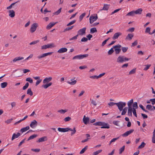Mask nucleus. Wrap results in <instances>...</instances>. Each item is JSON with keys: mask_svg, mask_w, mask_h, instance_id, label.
<instances>
[{"mask_svg": "<svg viewBox=\"0 0 155 155\" xmlns=\"http://www.w3.org/2000/svg\"><path fill=\"white\" fill-rule=\"evenodd\" d=\"M58 130L59 132H65L68 131H72V132L71 133V135L72 136L76 132V130H75V128L74 127L73 130L70 128H58Z\"/></svg>", "mask_w": 155, "mask_h": 155, "instance_id": "f257e3e1", "label": "nucleus"}, {"mask_svg": "<svg viewBox=\"0 0 155 155\" xmlns=\"http://www.w3.org/2000/svg\"><path fill=\"white\" fill-rule=\"evenodd\" d=\"M130 59V58H126L124 56L120 55L117 58V62L118 63H123L129 61Z\"/></svg>", "mask_w": 155, "mask_h": 155, "instance_id": "f03ea898", "label": "nucleus"}, {"mask_svg": "<svg viewBox=\"0 0 155 155\" xmlns=\"http://www.w3.org/2000/svg\"><path fill=\"white\" fill-rule=\"evenodd\" d=\"M116 105H117L119 110L120 111L122 110L123 108L126 105V104L125 102H123L121 101L117 103H116Z\"/></svg>", "mask_w": 155, "mask_h": 155, "instance_id": "7ed1b4c3", "label": "nucleus"}, {"mask_svg": "<svg viewBox=\"0 0 155 155\" xmlns=\"http://www.w3.org/2000/svg\"><path fill=\"white\" fill-rule=\"evenodd\" d=\"M55 46L54 44L53 43H51L50 44H48L47 45H44L41 46V48L42 50H45L47 48H51L52 47H54Z\"/></svg>", "mask_w": 155, "mask_h": 155, "instance_id": "20e7f679", "label": "nucleus"}, {"mask_svg": "<svg viewBox=\"0 0 155 155\" xmlns=\"http://www.w3.org/2000/svg\"><path fill=\"white\" fill-rule=\"evenodd\" d=\"M38 24L37 23H34L31 25L30 28V31L31 33L34 32L38 27Z\"/></svg>", "mask_w": 155, "mask_h": 155, "instance_id": "39448f33", "label": "nucleus"}, {"mask_svg": "<svg viewBox=\"0 0 155 155\" xmlns=\"http://www.w3.org/2000/svg\"><path fill=\"white\" fill-rule=\"evenodd\" d=\"M86 28L85 27L80 29L78 31V35L82 36L85 35L86 34Z\"/></svg>", "mask_w": 155, "mask_h": 155, "instance_id": "423d86ee", "label": "nucleus"}, {"mask_svg": "<svg viewBox=\"0 0 155 155\" xmlns=\"http://www.w3.org/2000/svg\"><path fill=\"white\" fill-rule=\"evenodd\" d=\"M98 18L97 15L95 16L91 15L89 18L90 23V24H92L93 22L96 21Z\"/></svg>", "mask_w": 155, "mask_h": 155, "instance_id": "0eeeda50", "label": "nucleus"}, {"mask_svg": "<svg viewBox=\"0 0 155 155\" xmlns=\"http://www.w3.org/2000/svg\"><path fill=\"white\" fill-rule=\"evenodd\" d=\"M53 53V52H49L47 53H44L41 55L38 56L37 57V58L39 59H40L48 55H51Z\"/></svg>", "mask_w": 155, "mask_h": 155, "instance_id": "6e6552de", "label": "nucleus"}, {"mask_svg": "<svg viewBox=\"0 0 155 155\" xmlns=\"http://www.w3.org/2000/svg\"><path fill=\"white\" fill-rule=\"evenodd\" d=\"M38 125V122L35 120H34L30 124V126L32 128H35Z\"/></svg>", "mask_w": 155, "mask_h": 155, "instance_id": "1a4fd4ad", "label": "nucleus"}, {"mask_svg": "<svg viewBox=\"0 0 155 155\" xmlns=\"http://www.w3.org/2000/svg\"><path fill=\"white\" fill-rule=\"evenodd\" d=\"M134 131V130L133 129H130L129 130L127 131L122 134V136L124 137H127L131 133H132Z\"/></svg>", "mask_w": 155, "mask_h": 155, "instance_id": "9d476101", "label": "nucleus"}, {"mask_svg": "<svg viewBox=\"0 0 155 155\" xmlns=\"http://www.w3.org/2000/svg\"><path fill=\"white\" fill-rule=\"evenodd\" d=\"M122 33L120 32H118L115 33L114 35L112 37V39L113 40H115L117 39L119 36L121 35Z\"/></svg>", "mask_w": 155, "mask_h": 155, "instance_id": "9b49d317", "label": "nucleus"}, {"mask_svg": "<svg viewBox=\"0 0 155 155\" xmlns=\"http://www.w3.org/2000/svg\"><path fill=\"white\" fill-rule=\"evenodd\" d=\"M102 124V126L101 127V128L109 129L110 128L109 125L107 123L103 122Z\"/></svg>", "mask_w": 155, "mask_h": 155, "instance_id": "f8f14e48", "label": "nucleus"}, {"mask_svg": "<svg viewBox=\"0 0 155 155\" xmlns=\"http://www.w3.org/2000/svg\"><path fill=\"white\" fill-rule=\"evenodd\" d=\"M52 79V78L50 77L48 78H46L43 81V82L44 84L48 83Z\"/></svg>", "mask_w": 155, "mask_h": 155, "instance_id": "ddd939ff", "label": "nucleus"}, {"mask_svg": "<svg viewBox=\"0 0 155 155\" xmlns=\"http://www.w3.org/2000/svg\"><path fill=\"white\" fill-rule=\"evenodd\" d=\"M89 118L88 117H86L85 116H84L83 118V121L84 124H87L89 122Z\"/></svg>", "mask_w": 155, "mask_h": 155, "instance_id": "4468645a", "label": "nucleus"}, {"mask_svg": "<svg viewBox=\"0 0 155 155\" xmlns=\"http://www.w3.org/2000/svg\"><path fill=\"white\" fill-rule=\"evenodd\" d=\"M67 51V48H62L58 50L57 52L59 53H61L66 52Z\"/></svg>", "mask_w": 155, "mask_h": 155, "instance_id": "2eb2a0df", "label": "nucleus"}, {"mask_svg": "<svg viewBox=\"0 0 155 155\" xmlns=\"http://www.w3.org/2000/svg\"><path fill=\"white\" fill-rule=\"evenodd\" d=\"M21 135V134L18 133L17 134L14 133L13 134L12 137V140H13L15 139Z\"/></svg>", "mask_w": 155, "mask_h": 155, "instance_id": "dca6fc26", "label": "nucleus"}, {"mask_svg": "<svg viewBox=\"0 0 155 155\" xmlns=\"http://www.w3.org/2000/svg\"><path fill=\"white\" fill-rule=\"evenodd\" d=\"M24 58L22 57H17L15 58H14L12 61V62H16V61L20 60H22L24 59Z\"/></svg>", "mask_w": 155, "mask_h": 155, "instance_id": "f3484780", "label": "nucleus"}, {"mask_svg": "<svg viewBox=\"0 0 155 155\" xmlns=\"http://www.w3.org/2000/svg\"><path fill=\"white\" fill-rule=\"evenodd\" d=\"M57 22H51L46 27V28L48 29H50L51 27L53 26Z\"/></svg>", "mask_w": 155, "mask_h": 155, "instance_id": "a211bd4d", "label": "nucleus"}, {"mask_svg": "<svg viewBox=\"0 0 155 155\" xmlns=\"http://www.w3.org/2000/svg\"><path fill=\"white\" fill-rule=\"evenodd\" d=\"M134 37V35L132 34H128L126 38V39L131 40Z\"/></svg>", "mask_w": 155, "mask_h": 155, "instance_id": "6ab92c4d", "label": "nucleus"}, {"mask_svg": "<svg viewBox=\"0 0 155 155\" xmlns=\"http://www.w3.org/2000/svg\"><path fill=\"white\" fill-rule=\"evenodd\" d=\"M29 128V127L28 126H27L26 127L22 128V129H21L20 130V132L23 133L28 130Z\"/></svg>", "mask_w": 155, "mask_h": 155, "instance_id": "aec40b11", "label": "nucleus"}, {"mask_svg": "<svg viewBox=\"0 0 155 155\" xmlns=\"http://www.w3.org/2000/svg\"><path fill=\"white\" fill-rule=\"evenodd\" d=\"M88 56V54L78 55V59H82L84 58L87 57Z\"/></svg>", "mask_w": 155, "mask_h": 155, "instance_id": "412c9836", "label": "nucleus"}, {"mask_svg": "<svg viewBox=\"0 0 155 155\" xmlns=\"http://www.w3.org/2000/svg\"><path fill=\"white\" fill-rule=\"evenodd\" d=\"M9 16L12 17L13 18L15 16V12L13 10H9Z\"/></svg>", "mask_w": 155, "mask_h": 155, "instance_id": "4be33fe9", "label": "nucleus"}, {"mask_svg": "<svg viewBox=\"0 0 155 155\" xmlns=\"http://www.w3.org/2000/svg\"><path fill=\"white\" fill-rule=\"evenodd\" d=\"M109 5L104 4L103 8L101 10H107L109 9Z\"/></svg>", "mask_w": 155, "mask_h": 155, "instance_id": "5701e85b", "label": "nucleus"}, {"mask_svg": "<svg viewBox=\"0 0 155 155\" xmlns=\"http://www.w3.org/2000/svg\"><path fill=\"white\" fill-rule=\"evenodd\" d=\"M142 11V9L141 8H139L137 10L134 11L135 13L136 14H141Z\"/></svg>", "mask_w": 155, "mask_h": 155, "instance_id": "b1692460", "label": "nucleus"}, {"mask_svg": "<svg viewBox=\"0 0 155 155\" xmlns=\"http://www.w3.org/2000/svg\"><path fill=\"white\" fill-rule=\"evenodd\" d=\"M135 13L134 12V11H132L130 12H129L127 13L126 15V16H134L135 15Z\"/></svg>", "mask_w": 155, "mask_h": 155, "instance_id": "393cba45", "label": "nucleus"}, {"mask_svg": "<svg viewBox=\"0 0 155 155\" xmlns=\"http://www.w3.org/2000/svg\"><path fill=\"white\" fill-rule=\"evenodd\" d=\"M37 135L36 134H33L28 139L27 141H29L37 137Z\"/></svg>", "mask_w": 155, "mask_h": 155, "instance_id": "a878e982", "label": "nucleus"}, {"mask_svg": "<svg viewBox=\"0 0 155 155\" xmlns=\"http://www.w3.org/2000/svg\"><path fill=\"white\" fill-rule=\"evenodd\" d=\"M46 138V137H44L39 138L38 140L37 141V142H41L43 141H45V139Z\"/></svg>", "mask_w": 155, "mask_h": 155, "instance_id": "bb28decb", "label": "nucleus"}, {"mask_svg": "<svg viewBox=\"0 0 155 155\" xmlns=\"http://www.w3.org/2000/svg\"><path fill=\"white\" fill-rule=\"evenodd\" d=\"M8 85V83L6 82H4L1 84V86L2 88H5Z\"/></svg>", "mask_w": 155, "mask_h": 155, "instance_id": "cd10ccee", "label": "nucleus"}, {"mask_svg": "<svg viewBox=\"0 0 155 155\" xmlns=\"http://www.w3.org/2000/svg\"><path fill=\"white\" fill-rule=\"evenodd\" d=\"M103 122L101 121H98L97 122H96V123H94L93 124L95 126H102V125Z\"/></svg>", "mask_w": 155, "mask_h": 155, "instance_id": "c85d7f7f", "label": "nucleus"}, {"mask_svg": "<svg viewBox=\"0 0 155 155\" xmlns=\"http://www.w3.org/2000/svg\"><path fill=\"white\" fill-rule=\"evenodd\" d=\"M97 31V30L95 28H93L90 29V32L91 33H94Z\"/></svg>", "mask_w": 155, "mask_h": 155, "instance_id": "c756f323", "label": "nucleus"}, {"mask_svg": "<svg viewBox=\"0 0 155 155\" xmlns=\"http://www.w3.org/2000/svg\"><path fill=\"white\" fill-rule=\"evenodd\" d=\"M67 111H68V110L66 109H65V110L61 109V110H58V112L60 113L61 114H64L65 113L67 112Z\"/></svg>", "mask_w": 155, "mask_h": 155, "instance_id": "7c9ffc66", "label": "nucleus"}, {"mask_svg": "<svg viewBox=\"0 0 155 155\" xmlns=\"http://www.w3.org/2000/svg\"><path fill=\"white\" fill-rule=\"evenodd\" d=\"M114 51L116 54H118L121 51V49L120 48H114Z\"/></svg>", "mask_w": 155, "mask_h": 155, "instance_id": "2f4dec72", "label": "nucleus"}, {"mask_svg": "<svg viewBox=\"0 0 155 155\" xmlns=\"http://www.w3.org/2000/svg\"><path fill=\"white\" fill-rule=\"evenodd\" d=\"M127 107H125L123 109L121 113L122 115H124L126 113L127 110Z\"/></svg>", "mask_w": 155, "mask_h": 155, "instance_id": "473e14b6", "label": "nucleus"}, {"mask_svg": "<svg viewBox=\"0 0 155 155\" xmlns=\"http://www.w3.org/2000/svg\"><path fill=\"white\" fill-rule=\"evenodd\" d=\"M27 94L30 95V96L33 95V92L31 90V88H28L27 91Z\"/></svg>", "mask_w": 155, "mask_h": 155, "instance_id": "72a5a7b5", "label": "nucleus"}, {"mask_svg": "<svg viewBox=\"0 0 155 155\" xmlns=\"http://www.w3.org/2000/svg\"><path fill=\"white\" fill-rule=\"evenodd\" d=\"M86 15V13H84L82 14L79 17V19L80 21H81L83 18Z\"/></svg>", "mask_w": 155, "mask_h": 155, "instance_id": "f704fd0d", "label": "nucleus"}, {"mask_svg": "<svg viewBox=\"0 0 155 155\" xmlns=\"http://www.w3.org/2000/svg\"><path fill=\"white\" fill-rule=\"evenodd\" d=\"M87 146H85L84 148H83L80 152V153L81 154H82L87 149Z\"/></svg>", "mask_w": 155, "mask_h": 155, "instance_id": "c9c22d12", "label": "nucleus"}, {"mask_svg": "<svg viewBox=\"0 0 155 155\" xmlns=\"http://www.w3.org/2000/svg\"><path fill=\"white\" fill-rule=\"evenodd\" d=\"M146 145V143L144 142H142L141 143V144L138 147V149H141L143 148V147H144Z\"/></svg>", "mask_w": 155, "mask_h": 155, "instance_id": "e433bc0d", "label": "nucleus"}, {"mask_svg": "<svg viewBox=\"0 0 155 155\" xmlns=\"http://www.w3.org/2000/svg\"><path fill=\"white\" fill-rule=\"evenodd\" d=\"M133 110H134V109H137L138 108V105H137V102H135L134 103V104L133 105Z\"/></svg>", "mask_w": 155, "mask_h": 155, "instance_id": "4c0bfd02", "label": "nucleus"}, {"mask_svg": "<svg viewBox=\"0 0 155 155\" xmlns=\"http://www.w3.org/2000/svg\"><path fill=\"white\" fill-rule=\"evenodd\" d=\"M125 149V146H123L121 148H120L119 149V154H121L122 152L124 151Z\"/></svg>", "mask_w": 155, "mask_h": 155, "instance_id": "58836bf2", "label": "nucleus"}, {"mask_svg": "<svg viewBox=\"0 0 155 155\" xmlns=\"http://www.w3.org/2000/svg\"><path fill=\"white\" fill-rule=\"evenodd\" d=\"M113 48H111L108 51V54L109 55H111L112 54V53L114 52V50H113Z\"/></svg>", "mask_w": 155, "mask_h": 155, "instance_id": "ea45409f", "label": "nucleus"}, {"mask_svg": "<svg viewBox=\"0 0 155 155\" xmlns=\"http://www.w3.org/2000/svg\"><path fill=\"white\" fill-rule=\"evenodd\" d=\"M18 2H19V1H17L15 2H14V3H12L7 8V9H11L12 8L13 6L16 3H17Z\"/></svg>", "mask_w": 155, "mask_h": 155, "instance_id": "a19ab883", "label": "nucleus"}, {"mask_svg": "<svg viewBox=\"0 0 155 155\" xmlns=\"http://www.w3.org/2000/svg\"><path fill=\"white\" fill-rule=\"evenodd\" d=\"M152 106L151 105L148 104L146 106V109L148 110H153V109H152Z\"/></svg>", "mask_w": 155, "mask_h": 155, "instance_id": "79ce46f5", "label": "nucleus"}, {"mask_svg": "<svg viewBox=\"0 0 155 155\" xmlns=\"http://www.w3.org/2000/svg\"><path fill=\"white\" fill-rule=\"evenodd\" d=\"M39 40L35 41L30 43L29 45H35L37 44L38 42H39Z\"/></svg>", "mask_w": 155, "mask_h": 155, "instance_id": "37998d69", "label": "nucleus"}, {"mask_svg": "<svg viewBox=\"0 0 155 155\" xmlns=\"http://www.w3.org/2000/svg\"><path fill=\"white\" fill-rule=\"evenodd\" d=\"M61 8H60L57 11L54 12L53 14L54 15H58L61 12Z\"/></svg>", "mask_w": 155, "mask_h": 155, "instance_id": "c03bdc74", "label": "nucleus"}, {"mask_svg": "<svg viewBox=\"0 0 155 155\" xmlns=\"http://www.w3.org/2000/svg\"><path fill=\"white\" fill-rule=\"evenodd\" d=\"M26 81L29 82L30 83H33V80L30 78H26Z\"/></svg>", "mask_w": 155, "mask_h": 155, "instance_id": "a18cd8bd", "label": "nucleus"}, {"mask_svg": "<svg viewBox=\"0 0 155 155\" xmlns=\"http://www.w3.org/2000/svg\"><path fill=\"white\" fill-rule=\"evenodd\" d=\"M102 151V150H97V151H96V152H95L93 153V155H97L99 153H100Z\"/></svg>", "mask_w": 155, "mask_h": 155, "instance_id": "49530a36", "label": "nucleus"}, {"mask_svg": "<svg viewBox=\"0 0 155 155\" xmlns=\"http://www.w3.org/2000/svg\"><path fill=\"white\" fill-rule=\"evenodd\" d=\"M136 68H134L129 72V74H134L136 72Z\"/></svg>", "mask_w": 155, "mask_h": 155, "instance_id": "de8ad7c7", "label": "nucleus"}, {"mask_svg": "<svg viewBox=\"0 0 155 155\" xmlns=\"http://www.w3.org/2000/svg\"><path fill=\"white\" fill-rule=\"evenodd\" d=\"M77 82V81L76 80H74L73 81H71V82L68 81L67 82V83L68 84H70L71 85H74Z\"/></svg>", "mask_w": 155, "mask_h": 155, "instance_id": "09e8293b", "label": "nucleus"}, {"mask_svg": "<svg viewBox=\"0 0 155 155\" xmlns=\"http://www.w3.org/2000/svg\"><path fill=\"white\" fill-rule=\"evenodd\" d=\"M71 120V118L69 117H68L64 118V120L65 122H68L70 121Z\"/></svg>", "mask_w": 155, "mask_h": 155, "instance_id": "8fccbe9b", "label": "nucleus"}, {"mask_svg": "<svg viewBox=\"0 0 155 155\" xmlns=\"http://www.w3.org/2000/svg\"><path fill=\"white\" fill-rule=\"evenodd\" d=\"M29 84L28 82H27V83H26V84H25V85L23 87V88H22L23 90H25L26 89H27L28 87L29 86Z\"/></svg>", "mask_w": 155, "mask_h": 155, "instance_id": "3c124183", "label": "nucleus"}, {"mask_svg": "<svg viewBox=\"0 0 155 155\" xmlns=\"http://www.w3.org/2000/svg\"><path fill=\"white\" fill-rule=\"evenodd\" d=\"M150 28L149 27H147L146 29L145 32L148 33L150 35Z\"/></svg>", "mask_w": 155, "mask_h": 155, "instance_id": "603ef678", "label": "nucleus"}, {"mask_svg": "<svg viewBox=\"0 0 155 155\" xmlns=\"http://www.w3.org/2000/svg\"><path fill=\"white\" fill-rule=\"evenodd\" d=\"M121 49H122V50L123 52L124 53H125L127 51L128 49V48L127 47H122Z\"/></svg>", "mask_w": 155, "mask_h": 155, "instance_id": "864d4df0", "label": "nucleus"}, {"mask_svg": "<svg viewBox=\"0 0 155 155\" xmlns=\"http://www.w3.org/2000/svg\"><path fill=\"white\" fill-rule=\"evenodd\" d=\"M73 26H71V27H68L66 28L65 29H64V32L66 31H69L73 27Z\"/></svg>", "mask_w": 155, "mask_h": 155, "instance_id": "5fc2aeb1", "label": "nucleus"}, {"mask_svg": "<svg viewBox=\"0 0 155 155\" xmlns=\"http://www.w3.org/2000/svg\"><path fill=\"white\" fill-rule=\"evenodd\" d=\"M78 37V35H76V36L73 37L72 38H71L69 39L70 41H71V40H75L77 39Z\"/></svg>", "mask_w": 155, "mask_h": 155, "instance_id": "6e6d98bb", "label": "nucleus"}, {"mask_svg": "<svg viewBox=\"0 0 155 155\" xmlns=\"http://www.w3.org/2000/svg\"><path fill=\"white\" fill-rule=\"evenodd\" d=\"M145 66L146 67L143 70L145 71H147L150 68L151 66V64L146 65Z\"/></svg>", "mask_w": 155, "mask_h": 155, "instance_id": "4d7b16f0", "label": "nucleus"}, {"mask_svg": "<svg viewBox=\"0 0 155 155\" xmlns=\"http://www.w3.org/2000/svg\"><path fill=\"white\" fill-rule=\"evenodd\" d=\"M76 22V21L75 20L72 21L71 22H69L67 25V26H70L73 24H74Z\"/></svg>", "mask_w": 155, "mask_h": 155, "instance_id": "13d9d810", "label": "nucleus"}, {"mask_svg": "<svg viewBox=\"0 0 155 155\" xmlns=\"http://www.w3.org/2000/svg\"><path fill=\"white\" fill-rule=\"evenodd\" d=\"M116 103L113 102H110L108 104V105L110 106H112L114 105H116Z\"/></svg>", "mask_w": 155, "mask_h": 155, "instance_id": "bf43d9fd", "label": "nucleus"}, {"mask_svg": "<svg viewBox=\"0 0 155 155\" xmlns=\"http://www.w3.org/2000/svg\"><path fill=\"white\" fill-rule=\"evenodd\" d=\"M133 99H131L127 103L128 106H131L132 104L133 103Z\"/></svg>", "mask_w": 155, "mask_h": 155, "instance_id": "052dcab7", "label": "nucleus"}, {"mask_svg": "<svg viewBox=\"0 0 155 155\" xmlns=\"http://www.w3.org/2000/svg\"><path fill=\"white\" fill-rule=\"evenodd\" d=\"M88 39L87 38L85 37L81 39V41L82 42H86L87 41Z\"/></svg>", "mask_w": 155, "mask_h": 155, "instance_id": "680f3d73", "label": "nucleus"}, {"mask_svg": "<svg viewBox=\"0 0 155 155\" xmlns=\"http://www.w3.org/2000/svg\"><path fill=\"white\" fill-rule=\"evenodd\" d=\"M134 28H129L128 30H127V31L130 32H133L134 31Z\"/></svg>", "mask_w": 155, "mask_h": 155, "instance_id": "e2e57ef3", "label": "nucleus"}, {"mask_svg": "<svg viewBox=\"0 0 155 155\" xmlns=\"http://www.w3.org/2000/svg\"><path fill=\"white\" fill-rule=\"evenodd\" d=\"M92 37V35L90 34H89L87 36V38L89 40H91V38Z\"/></svg>", "mask_w": 155, "mask_h": 155, "instance_id": "0e129e2a", "label": "nucleus"}, {"mask_svg": "<svg viewBox=\"0 0 155 155\" xmlns=\"http://www.w3.org/2000/svg\"><path fill=\"white\" fill-rule=\"evenodd\" d=\"M141 115L143 119L147 118L148 117L145 114L142 113Z\"/></svg>", "mask_w": 155, "mask_h": 155, "instance_id": "69168bd1", "label": "nucleus"}, {"mask_svg": "<svg viewBox=\"0 0 155 155\" xmlns=\"http://www.w3.org/2000/svg\"><path fill=\"white\" fill-rule=\"evenodd\" d=\"M119 122V121L114 120L113 122V124L116 126H118V123Z\"/></svg>", "mask_w": 155, "mask_h": 155, "instance_id": "338daca9", "label": "nucleus"}, {"mask_svg": "<svg viewBox=\"0 0 155 155\" xmlns=\"http://www.w3.org/2000/svg\"><path fill=\"white\" fill-rule=\"evenodd\" d=\"M152 141L153 143H155V135H153Z\"/></svg>", "mask_w": 155, "mask_h": 155, "instance_id": "774afa93", "label": "nucleus"}]
</instances>
